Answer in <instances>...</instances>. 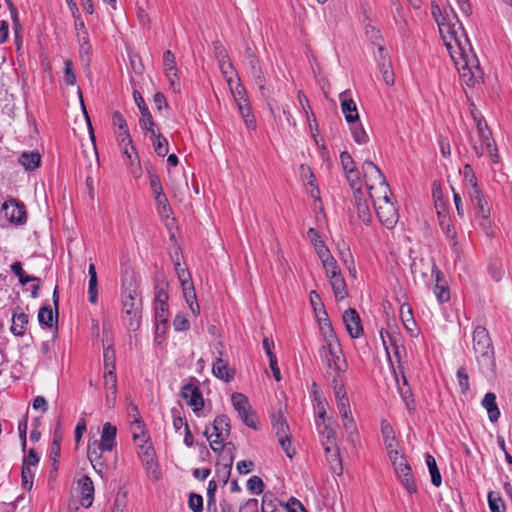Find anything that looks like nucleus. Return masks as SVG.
Wrapping results in <instances>:
<instances>
[{
  "label": "nucleus",
  "mask_w": 512,
  "mask_h": 512,
  "mask_svg": "<svg viewBox=\"0 0 512 512\" xmlns=\"http://www.w3.org/2000/svg\"><path fill=\"white\" fill-rule=\"evenodd\" d=\"M340 160L348 182L355 189L354 201L359 219L366 224L371 222L369 198L379 221L387 228H393L399 219L398 209L380 169L373 162L365 161L362 165L364 186L357 187L360 178L351 155L348 152H342Z\"/></svg>",
  "instance_id": "nucleus-1"
},
{
  "label": "nucleus",
  "mask_w": 512,
  "mask_h": 512,
  "mask_svg": "<svg viewBox=\"0 0 512 512\" xmlns=\"http://www.w3.org/2000/svg\"><path fill=\"white\" fill-rule=\"evenodd\" d=\"M432 13L462 83L468 87L482 84L484 72L454 9L450 6L442 14L438 6H433Z\"/></svg>",
  "instance_id": "nucleus-2"
},
{
  "label": "nucleus",
  "mask_w": 512,
  "mask_h": 512,
  "mask_svg": "<svg viewBox=\"0 0 512 512\" xmlns=\"http://www.w3.org/2000/svg\"><path fill=\"white\" fill-rule=\"evenodd\" d=\"M461 173L463 176V187L475 211V216L480 220V226L488 233L491 228L489 220L491 210L478 185L477 177L469 164L463 167Z\"/></svg>",
  "instance_id": "nucleus-3"
},
{
  "label": "nucleus",
  "mask_w": 512,
  "mask_h": 512,
  "mask_svg": "<svg viewBox=\"0 0 512 512\" xmlns=\"http://www.w3.org/2000/svg\"><path fill=\"white\" fill-rule=\"evenodd\" d=\"M471 113L476 130L470 133L469 141L474 153L478 157L487 154L494 163H498L499 155L497 154L495 141L484 117L475 110H472Z\"/></svg>",
  "instance_id": "nucleus-4"
},
{
  "label": "nucleus",
  "mask_w": 512,
  "mask_h": 512,
  "mask_svg": "<svg viewBox=\"0 0 512 512\" xmlns=\"http://www.w3.org/2000/svg\"><path fill=\"white\" fill-rule=\"evenodd\" d=\"M116 434V426L106 422L103 424L100 440H93L88 444L87 457L99 474L102 473L104 466L103 453L113 450L116 445Z\"/></svg>",
  "instance_id": "nucleus-5"
},
{
  "label": "nucleus",
  "mask_w": 512,
  "mask_h": 512,
  "mask_svg": "<svg viewBox=\"0 0 512 512\" xmlns=\"http://www.w3.org/2000/svg\"><path fill=\"white\" fill-rule=\"evenodd\" d=\"M472 348L476 355L477 363L482 372H494L495 357L492 341L487 329L477 326L472 335Z\"/></svg>",
  "instance_id": "nucleus-6"
},
{
  "label": "nucleus",
  "mask_w": 512,
  "mask_h": 512,
  "mask_svg": "<svg viewBox=\"0 0 512 512\" xmlns=\"http://www.w3.org/2000/svg\"><path fill=\"white\" fill-rule=\"evenodd\" d=\"M133 438L135 442L142 441V444H138V456L148 475L152 479L157 480L159 478V471L155 461V450L149 441L148 435L144 430H141V433L135 430Z\"/></svg>",
  "instance_id": "nucleus-7"
},
{
  "label": "nucleus",
  "mask_w": 512,
  "mask_h": 512,
  "mask_svg": "<svg viewBox=\"0 0 512 512\" xmlns=\"http://www.w3.org/2000/svg\"><path fill=\"white\" fill-rule=\"evenodd\" d=\"M229 434V419L224 415L216 417L213 425L207 426L204 431V435L210 442V446L215 452L222 449L223 442L228 438Z\"/></svg>",
  "instance_id": "nucleus-8"
},
{
  "label": "nucleus",
  "mask_w": 512,
  "mask_h": 512,
  "mask_svg": "<svg viewBox=\"0 0 512 512\" xmlns=\"http://www.w3.org/2000/svg\"><path fill=\"white\" fill-rule=\"evenodd\" d=\"M325 276L331 286L336 300L341 301L348 297V289L341 269L336 261H330L322 266Z\"/></svg>",
  "instance_id": "nucleus-9"
},
{
  "label": "nucleus",
  "mask_w": 512,
  "mask_h": 512,
  "mask_svg": "<svg viewBox=\"0 0 512 512\" xmlns=\"http://www.w3.org/2000/svg\"><path fill=\"white\" fill-rule=\"evenodd\" d=\"M272 426L279 445L287 457L292 458L295 455L296 450L291 443V433L288 423L281 413L273 415Z\"/></svg>",
  "instance_id": "nucleus-10"
},
{
  "label": "nucleus",
  "mask_w": 512,
  "mask_h": 512,
  "mask_svg": "<svg viewBox=\"0 0 512 512\" xmlns=\"http://www.w3.org/2000/svg\"><path fill=\"white\" fill-rule=\"evenodd\" d=\"M388 456L390 461L392 462L398 479L401 481L406 490L409 493L416 492V484L411 473V468L408 465L406 459L399 453V451L393 452Z\"/></svg>",
  "instance_id": "nucleus-11"
},
{
  "label": "nucleus",
  "mask_w": 512,
  "mask_h": 512,
  "mask_svg": "<svg viewBox=\"0 0 512 512\" xmlns=\"http://www.w3.org/2000/svg\"><path fill=\"white\" fill-rule=\"evenodd\" d=\"M176 271L181 282L183 297L191 313L194 316H198L200 314V306L197 302L196 292L190 274L185 268H182L179 263L176 264Z\"/></svg>",
  "instance_id": "nucleus-12"
},
{
  "label": "nucleus",
  "mask_w": 512,
  "mask_h": 512,
  "mask_svg": "<svg viewBox=\"0 0 512 512\" xmlns=\"http://www.w3.org/2000/svg\"><path fill=\"white\" fill-rule=\"evenodd\" d=\"M323 360L335 372H343L347 368L339 342L324 344L322 347Z\"/></svg>",
  "instance_id": "nucleus-13"
},
{
  "label": "nucleus",
  "mask_w": 512,
  "mask_h": 512,
  "mask_svg": "<svg viewBox=\"0 0 512 512\" xmlns=\"http://www.w3.org/2000/svg\"><path fill=\"white\" fill-rule=\"evenodd\" d=\"M123 308L128 318V325L132 329L138 328L141 319V300L135 290L124 296Z\"/></svg>",
  "instance_id": "nucleus-14"
},
{
  "label": "nucleus",
  "mask_w": 512,
  "mask_h": 512,
  "mask_svg": "<svg viewBox=\"0 0 512 512\" xmlns=\"http://www.w3.org/2000/svg\"><path fill=\"white\" fill-rule=\"evenodd\" d=\"M231 402L244 423L249 427H255V418L251 413L247 397L242 393L235 392L231 396Z\"/></svg>",
  "instance_id": "nucleus-15"
},
{
  "label": "nucleus",
  "mask_w": 512,
  "mask_h": 512,
  "mask_svg": "<svg viewBox=\"0 0 512 512\" xmlns=\"http://www.w3.org/2000/svg\"><path fill=\"white\" fill-rule=\"evenodd\" d=\"M5 217L13 224H23L26 222L27 214L24 204L15 199H8L2 205Z\"/></svg>",
  "instance_id": "nucleus-16"
},
{
  "label": "nucleus",
  "mask_w": 512,
  "mask_h": 512,
  "mask_svg": "<svg viewBox=\"0 0 512 512\" xmlns=\"http://www.w3.org/2000/svg\"><path fill=\"white\" fill-rule=\"evenodd\" d=\"M307 238L311 245L314 247V250L322 264L325 265L330 261L335 260L333 255L331 254L329 248L325 245L324 241L321 239L319 233L314 229L310 228L307 232Z\"/></svg>",
  "instance_id": "nucleus-17"
},
{
  "label": "nucleus",
  "mask_w": 512,
  "mask_h": 512,
  "mask_svg": "<svg viewBox=\"0 0 512 512\" xmlns=\"http://www.w3.org/2000/svg\"><path fill=\"white\" fill-rule=\"evenodd\" d=\"M79 502L84 508H89L94 500V485L91 478L83 476L77 483Z\"/></svg>",
  "instance_id": "nucleus-18"
},
{
  "label": "nucleus",
  "mask_w": 512,
  "mask_h": 512,
  "mask_svg": "<svg viewBox=\"0 0 512 512\" xmlns=\"http://www.w3.org/2000/svg\"><path fill=\"white\" fill-rule=\"evenodd\" d=\"M120 148L126 159L125 163L130 173L135 178H139L142 175V168L134 145L131 143L130 145H125Z\"/></svg>",
  "instance_id": "nucleus-19"
},
{
  "label": "nucleus",
  "mask_w": 512,
  "mask_h": 512,
  "mask_svg": "<svg viewBox=\"0 0 512 512\" xmlns=\"http://www.w3.org/2000/svg\"><path fill=\"white\" fill-rule=\"evenodd\" d=\"M343 322L347 332L352 338H358L362 334L363 328L360 317L355 309L349 308L344 312Z\"/></svg>",
  "instance_id": "nucleus-20"
},
{
  "label": "nucleus",
  "mask_w": 512,
  "mask_h": 512,
  "mask_svg": "<svg viewBox=\"0 0 512 512\" xmlns=\"http://www.w3.org/2000/svg\"><path fill=\"white\" fill-rule=\"evenodd\" d=\"M341 102V110L348 123L352 124L357 122L359 115L357 107L349 91H344L339 95Z\"/></svg>",
  "instance_id": "nucleus-21"
},
{
  "label": "nucleus",
  "mask_w": 512,
  "mask_h": 512,
  "mask_svg": "<svg viewBox=\"0 0 512 512\" xmlns=\"http://www.w3.org/2000/svg\"><path fill=\"white\" fill-rule=\"evenodd\" d=\"M181 394L186 403L192 407L194 411H199L203 408L204 401L197 386L187 384L183 387Z\"/></svg>",
  "instance_id": "nucleus-22"
},
{
  "label": "nucleus",
  "mask_w": 512,
  "mask_h": 512,
  "mask_svg": "<svg viewBox=\"0 0 512 512\" xmlns=\"http://www.w3.org/2000/svg\"><path fill=\"white\" fill-rule=\"evenodd\" d=\"M215 50L220 70L223 76L226 78L228 85L231 86V84L234 82V68L231 62L228 60L227 53L223 47H216Z\"/></svg>",
  "instance_id": "nucleus-23"
},
{
  "label": "nucleus",
  "mask_w": 512,
  "mask_h": 512,
  "mask_svg": "<svg viewBox=\"0 0 512 512\" xmlns=\"http://www.w3.org/2000/svg\"><path fill=\"white\" fill-rule=\"evenodd\" d=\"M105 381L104 387L106 391V404L108 407L112 408L116 404V396H117V380L115 372L109 370L105 372Z\"/></svg>",
  "instance_id": "nucleus-24"
},
{
  "label": "nucleus",
  "mask_w": 512,
  "mask_h": 512,
  "mask_svg": "<svg viewBox=\"0 0 512 512\" xmlns=\"http://www.w3.org/2000/svg\"><path fill=\"white\" fill-rule=\"evenodd\" d=\"M339 413L342 419L343 428L348 434V439L350 442L354 444L356 439L358 438V432L355 420L351 415L350 407L340 409Z\"/></svg>",
  "instance_id": "nucleus-25"
},
{
  "label": "nucleus",
  "mask_w": 512,
  "mask_h": 512,
  "mask_svg": "<svg viewBox=\"0 0 512 512\" xmlns=\"http://www.w3.org/2000/svg\"><path fill=\"white\" fill-rule=\"evenodd\" d=\"M212 373L215 377L230 382L234 378L235 370L229 366L226 360L219 357L213 363Z\"/></svg>",
  "instance_id": "nucleus-26"
},
{
  "label": "nucleus",
  "mask_w": 512,
  "mask_h": 512,
  "mask_svg": "<svg viewBox=\"0 0 512 512\" xmlns=\"http://www.w3.org/2000/svg\"><path fill=\"white\" fill-rule=\"evenodd\" d=\"M139 125L140 128L144 131L145 135H147L150 139H154V136H156L158 133L156 130V124L153 121L152 115L147 106H144L142 109Z\"/></svg>",
  "instance_id": "nucleus-27"
},
{
  "label": "nucleus",
  "mask_w": 512,
  "mask_h": 512,
  "mask_svg": "<svg viewBox=\"0 0 512 512\" xmlns=\"http://www.w3.org/2000/svg\"><path fill=\"white\" fill-rule=\"evenodd\" d=\"M317 319L324 344L339 342L327 316H321L319 313H317Z\"/></svg>",
  "instance_id": "nucleus-28"
},
{
  "label": "nucleus",
  "mask_w": 512,
  "mask_h": 512,
  "mask_svg": "<svg viewBox=\"0 0 512 512\" xmlns=\"http://www.w3.org/2000/svg\"><path fill=\"white\" fill-rule=\"evenodd\" d=\"M381 432L388 455L392 454L393 452H398L393 428L387 421H382Z\"/></svg>",
  "instance_id": "nucleus-29"
},
{
  "label": "nucleus",
  "mask_w": 512,
  "mask_h": 512,
  "mask_svg": "<svg viewBox=\"0 0 512 512\" xmlns=\"http://www.w3.org/2000/svg\"><path fill=\"white\" fill-rule=\"evenodd\" d=\"M482 405L487 410L490 421L496 422L500 417V410L496 403V395L492 392L485 394Z\"/></svg>",
  "instance_id": "nucleus-30"
},
{
  "label": "nucleus",
  "mask_w": 512,
  "mask_h": 512,
  "mask_svg": "<svg viewBox=\"0 0 512 512\" xmlns=\"http://www.w3.org/2000/svg\"><path fill=\"white\" fill-rule=\"evenodd\" d=\"M400 319L405 329L410 332L411 336H417L415 330V321L412 315V309L408 304H402L400 307Z\"/></svg>",
  "instance_id": "nucleus-31"
},
{
  "label": "nucleus",
  "mask_w": 512,
  "mask_h": 512,
  "mask_svg": "<svg viewBox=\"0 0 512 512\" xmlns=\"http://www.w3.org/2000/svg\"><path fill=\"white\" fill-rule=\"evenodd\" d=\"M332 384L338 410L350 407L349 399L343 384L336 378L333 379Z\"/></svg>",
  "instance_id": "nucleus-32"
},
{
  "label": "nucleus",
  "mask_w": 512,
  "mask_h": 512,
  "mask_svg": "<svg viewBox=\"0 0 512 512\" xmlns=\"http://www.w3.org/2000/svg\"><path fill=\"white\" fill-rule=\"evenodd\" d=\"M28 324V316L20 311H15L12 319L11 331L17 335L22 336L25 333Z\"/></svg>",
  "instance_id": "nucleus-33"
},
{
  "label": "nucleus",
  "mask_w": 512,
  "mask_h": 512,
  "mask_svg": "<svg viewBox=\"0 0 512 512\" xmlns=\"http://www.w3.org/2000/svg\"><path fill=\"white\" fill-rule=\"evenodd\" d=\"M41 161L40 154L37 152H24L20 158V164L26 170H34L39 167Z\"/></svg>",
  "instance_id": "nucleus-34"
},
{
  "label": "nucleus",
  "mask_w": 512,
  "mask_h": 512,
  "mask_svg": "<svg viewBox=\"0 0 512 512\" xmlns=\"http://www.w3.org/2000/svg\"><path fill=\"white\" fill-rule=\"evenodd\" d=\"M434 293L440 302H446L450 299V292L446 283L441 279L439 271L436 274Z\"/></svg>",
  "instance_id": "nucleus-35"
},
{
  "label": "nucleus",
  "mask_w": 512,
  "mask_h": 512,
  "mask_svg": "<svg viewBox=\"0 0 512 512\" xmlns=\"http://www.w3.org/2000/svg\"><path fill=\"white\" fill-rule=\"evenodd\" d=\"M237 106H238V110H239L247 128L251 129V130H255L256 129V121H255L253 114L251 113L249 104L247 102L246 103L239 102V104Z\"/></svg>",
  "instance_id": "nucleus-36"
},
{
  "label": "nucleus",
  "mask_w": 512,
  "mask_h": 512,
  "mask_svg": "<svg viewBox=\"0 0 512 512\" xmlns=\"http://www.w3.org/2000/svg\"><path fill=\"white\" fill-rule=\"evenodd\" d=\"M150 140L152 141L154 151L158 156L164 157L168 154V141L163 135L157 133L156 136H154V139Z\"/></svg>",
  "instance_id": "nucleus-37"
},
{
  "label": "nucleus",
  "mask_w": 512,
  "mask_h": 512,
  "mask_svg": "<svg viewBox=\"0 0 512 512\" xmlns=\"http://www.w3.org/2000/svg\"><path fill=\"white\" fill-rule=\"evenodd\" d=\"M426 464H427V466L429 468V472L431 474L432 483L436 487H439L441 485V475L437 468L436 460L434 459L433 456L427 454L426 455Z\"/></svg>",
  "instance_id": "nucleus-38"
},
{
  "label": "nucleus",
  "mask_w": 512,
  "mask_h": 512,
  "mask_svg": "<svg viewBox=\"0 0 512 512\" xmlns=\"http://www.w3.org/2000/svg\"><path fill=\"white\" fill-rule=\"evenodd\" d=\"M438 215L440 226L443 232L446 234V237L450 240H455L457 233L454 226L451 223L450 218L447 215H441L440 212L438 213Z\"/></svg>",
  "instance_id": "nucleus-39"
},
{
  "label": "nucleus",
  "mask_w": 512,
  "mask_h": 512,
  "mask_svg": "<svg viewBox=\"0 0 512 512\" xmlns=\"http://www.w3.org/2000/svg\"><path fill=\"white\" fill-rule=\"evenodd\" d=\"M128 416L131 419L132 431L134 432L136 430L138 433H141V430H144L143 424L138 408L135 405L131 404L128 407Z\"/></svg>",
  "instance_id": "nucleus-40"
},
{
  "label": "nucleus",
  "mask_w": 512,
  "mask_h": 512,
  "mask_svg": "<svg viewBox=\"0 0 512 512\" xmlns=\"http://www.w3.org/2000/svg\"><path fill=\"white\" fill-rule=\"evenodd\" d=\"M104 346V369L105 372H108L109 370H112L114 372L115 370V354L114 351L111 349V345L108 342H105L103 344Z\"/></svg>",
  "instance_id": "nucleus-41"
},
{
  "label": "nucleus",
  "mask_w": 512,
  "mask_h": 512,
  "mask_svg": "<svg viewBox=\"0 0 512 512\" xmlns=\"http://www.w3.org/2000/svg\"><path fill=\"white\" fill-rule=\"evenodd\" d=\"M488 503L492 512H504L505 504L501 496L497 492H490L488 495Z\"/></svg>",
  "instance_id": "nucleus-42"
},
{
  "label": "nucleus",
  "mask_w": 512,
  "mask_h": 512,
  "mask_svg": "<svg viewBox=\"0 0 512 512\" xmlns=\"http://www.w3.org/2000/svg\"><path fill=\"white\" fill-rule=\"evenodd\" d=\"M351 125V132L355 142L360 145L366 144L369 140V137L364 128L357 122L352 123Z\"/></svg>",
  "instance_id": "nucleus-43"
},
{
  "label": "nucleus",
  "mask_w": 512,
  "mask_h": 512,
  "mask_svg": "<svg viewBox=\"0 0 512 512\" xmlns=\"http://www.w3.org/2000/svg\"><path fill=\"white\" fill-rule=\"evenodd\" d=\"M128 502V494L126 491H119L112 505L111 512H123Z\"/></svg>",
  "instance_id": "nucleus-44"
},
{
  "label": "nucleus",
  "mask_w": 512,
  "mask_h": 512,
  "mask_svg": "<svg viewBox=\"0 0 512 512\" xmlns=\"http://www.w3.org/2000/svg\"><path fill=\"white\" fill-rule=\"evenodd\" d=\"M164 299H159V304H156V321H168V306L166 293H163Z\"/></svg>",
  "instance_id": "nucleus-45"
},
{
  "label": "nucleus",
  "mask_w": 512,
  "mask_h": 512,
  "mask_svg": "<svg viewBox=\"0 0 512 512\" xmlns=\"http://www.w3.org/2000/svg\"><path fill=\"white\" fill-rule=\"evenodd\" d=\"M54 318V312L50 307H42L38 313L39 322L47 327L53 326Z\"/></svg>",
  "instance_id": "nucleus-46"
},
{
  "label": "nucleus",
  "mask_w": 512,
  "mask_h": 512,
  "mask_svg": "<svg viewBox=\"0 0 512 512\" xmlns=\"http://www.w3.org/2000/svg\"><path fill=\"white\" fill-rule=\"evenodd\" d=\"M309 298L315 315L317 316V313H319L321 316H327V313L324 309V305L321 301L319 294L316 291H311Z\"/></svg>",
  "instance_id": "nucleus-47"
},
{
  "label": "nucleus",
  "mask_w": 512,
  "mask_h": 512,
  "mask_svg": "<svg viewBox=\"0 0 512 512\" xmlns=\"http://www.w3.org/2000/svg\"><path fill=\"white\" fill-rule=\"evenodd\" d=\"M34 470H35V467H30V466H25V465L22 466V473H21L22 485L24 488H26L28 490L31 489L32 484H33Z\"/></svg>",
  "instance_id": "nucleus-48"
},
{
  "label": "nucleus",
  "mask_w": 512,
  "mask_h": 512,
  "mask_svg": "<svg viewBox=\"0 0 512 512\" xmlns=\"http://www.w3.org/2000/svg\"><path fill=\"white\" fill-rule=\"evenodd\" d=\"M229 87H230L231 93H232L233 98L237 105L239 104V102H242V103L247 102V100L245 98L244 88L242 87V85L239 82L234 81L231 84V86H229Z\"/></svg>",
  "instance_id": "nucleus-49"
},
{
  "label": "nucleus",
  "mask_w": 512,
  "mask_h": 512,
  "mask_svg": "<svg viewBox=\"0 0 512 512\" xmlns=\"http://www.w3.org/2000/svg\"><path fill=\"white\" fill-rule=\"evenodd\" d=\"M155 201L157 204L158 212L162 217L168 218L170 215V207L168 205L167 198L164 195H156Z\"/></svg>",
  "instance_id": "nucleus-50"
},
{
  "label": "nucleus",
  "mask_w": 512,
  "mask_h": 512,
  "mask_svg": "<svg viewBox=\"0 0 512 512\" xmlns=\"http://www.w3.org/2000/svg\"><path fill=\"white\" fill-rule=\"evenodd\" d=\"M403 378V386H401L399 384V381L397 380L398 382V389H399V392L406 404V407L409 409V410H414V406L411 405L410 403V398H411V391H410V388L407 386V381H406V378L405 376L402 377Z\"/></svg>",
  "instance_id": "nucleus-51"
},
{
  "label": "nucleus",
  "mask_w": 512,
  "mask_h": 512,
  "mask_svg": "<svg viewBox=\"0 0 512 512\" xmlns=\"http://www.w3.org/2000/svg\"><path fill=\"white\" fill-rule=\"evenodd\" d=\"M163 67L165 73L177 70L175 56L170 50H167L163 55Z\"/></svg>",
  "instance_id": "nucleus-52"
},
{
  "label": "nucleus",
  "mask_w": 512,
  "mask_h": 512,
  "mask_svg": "<svg viewBox=\"0 0 512 512\" xmlns=\"http://www.w3.org/2000/svg\"><path fill=\"white\" fill-rule=\"evenodd\" d=\"M173 326L176 331H186L190 327L189 321L183 313H178L175 316Z\"/></svg>",
  "instance_id": "nucleus-53"
},
{
  "label": "nucleus",
  "mask_w": 512,
  "mask_h": 512,
  "mask_svg": "<svg viewBox=\"0 0 512 512\" xmlns=\"http://www.w3.org/2000/svg\"><path fill=\"white\" fill-rule=\"evenodd\" d=\"M323 434H326V441L324 442L326 453L331 451V446L335 445V431L329 427L328 424L324 425Z\"/></svg>",
  "instance_id": "nucleus-54"
},
{
  "label": "nucleus",
  "mask_w": 512,
  "mask_h": 512,
  "mask_svg": "<svg viewBox=\"0 0 512 512\" xmlns=\"http://www.w3.org/2000/svg\"><path fill=\"white\" fill-rule=\"evenodd\" d=\"M165 76H166V78H167V80L169 82L170 88L174 92H180V90H181V83H180V80H179V77H178L177 70L176 71H171V72H166Z\"/></svg>",
  "instance_id": "nucleus-55"
},
{
  "label": "nucleus",
  "mask_w": 512,
  "mask_h": 512,
  "mask_svg": "<svg viewBox=\"0 0 512 512\" xmlns=\"http://www.w3.org/2000/svg\"><path fill=\"white\" fill-rule=\"evenodd\" d=\"M11 269L19 277V280H20L21 284H23V285H25L29 281L36 280L35 277H29L24 274V271L22 269V265L20 262H15L14 264H12Z\"/></svg>",
  "instance_id": "nucleus-56"
},
{
  "label": "nucleus",
  "mask_w": 512,
  "mask_h": 512,
  "mask_svg": "<svg viewBox=\"0 0 512 512\" xmlns=\"http://www.w3.org/2000/svg\"><path fill=\"white\" fill-rule=\"evenodd\" d=\"M78 40L80 43V53L81 54H89L91 50V46L89 44V37L87 30H84L83 33L78 32L77 33Z\"/></svg>",
  "instance_id": "nucleus-57"
},
{
  "label": "nucleus",
  "mask_w": 512,
  "mask_h": 512,
  "mask_svg": "<svg viewBox=\"0 0 512 512\" xmlns=\"http://www.w3.org/2000/svg\"><path fill=\"white\" fill-rule=\"evenodd\" d=\"M381 73H382V77H383V80L385 81V83L387 85H393L394 84V73L391 69V64L390 63H383L381 65Z\"/></svg>",
  "instance_id": "nucleus-58"
},
{
  "label": "nucleus",
  "mask_w": 512,
  "mask_h": 512,
  "mask_svg": "<svg viewBox=\"0 0 512 512\" xmlns=\"http://www.w3.org/2000/svg\"><path fill=\"white\" fill-rule=\"evenodd\" d=\"M248 489L256 494H260L263 490L264 484L258 476H252L247 482Z\"/></svg>",
  "instance_id": "nucleus-59"
},
{
  "label": "nucleus",
  "mask_w": 512,
  "mask_h": 512,
  "mask_svg": "<svg viewBox=\"0 0 512 512\" xmlns=\"http://www.w3.org/2000/svg\"><path fill=\"white\" fill-rule=\"evenodd\" d=\"M458 383L463 393L469 390V376L465 369L461 368L457 372Z\"/></svg>",
  "instance_id": "nucleus-60"
},
{
  "label": "nucleus",
  "mask_w": 512,
  "mask_h": 512,
  "mask_svg": "<svg viewBox=\"0 0 512 512\" xmlns=\"http://www.w3.org/2000/svg\"><path fill=\"white\" fill-rule=\"evenodd\" d=\"M300 175L307 184L313 186L314 185V174L309 166L301 165L300 166Z\"/></svg>",
  "instance_id": "nucleus-61"
},
{
  "label": "nucleus",
  "mask_w": 512,
  "mask_h": 512,
  "mask_svg": "<svg viewBox=\"0 0 512 512\" xmlns=\"http://www.w3.org/2000/svg\"><path fill=\"white\" fill-rule=\"evenodd\" d=\"M202 505H203V499L200 495L197 494H191L189 497V507L194 512H201L202 511Z\"/></svg>",
  "instance_id": "nucleus-62"
},
{
  "label": "nucleus",
  "mask_w": 512,
  "mask_h": 512,
  "mask_svg": "<svg viewBox=\"0 0 512 512\" xmlns=\"http://www.w3.org/2000/svg\"><path fill=\"white\" fill-rule=\"evenodd\" d=\"M117 139H118L120 147L125 146V145H130L132 143V139H131L128 128H125V130L124 129L118 130Z\"/></svg>",
  "instance_id": "nucleus-63"
},
{
  "label": "nucleus",
  "mask_w": 512,
  "mask_h": 512,
  "mask_svg": "<svg viewBox=\"0 0 512 512\" xmlns=\"http://www.w3.org/2000/svg\"><path fill=\"white\" fill-rule=\"evenodd\" d=\"M289 512H307L300 501L295 498H291L287 503Z\"/></svg>",
  "instance_id": "nucleus-64"
}]
</instances>
